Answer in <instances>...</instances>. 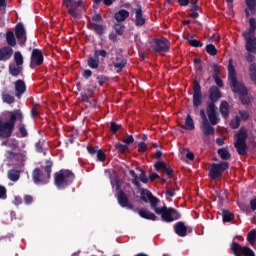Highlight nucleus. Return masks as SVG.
I'll return each instance as SVG.
<instances>
[{
    "label": "nucleus",
    "mask_w": 256,
    "mask_h": 256,
    "mask_svg": "<svg viewBox=\"0 0 256 256\" xmlns=\"http://www.w3.org/2000/svg\"><path fill=\"white\" fill-rule=\"evenodd\" d=\"M228 83L231 91L238 93L242 105H249L251 103V99L247 97L249 94L247 87L237 79V71L235 66H233L232 59L229 60L228 64Z\"/></svg>",
    "instance_id": "f257e3e1"
},
{
    "label": "nucleus",
    "mask_w": 256,
    "mask_h": 256,
    "mask_svg": "<svg viewBox=\"0 0 256 256\" xmlns=\"http://www.w3.org/2000/svg\"><path fill=\"white\" fill-rule=\"evenodd\" d=\"M8 115V121H3V117H0V139H9L13 135V131H15V123L17 121L21 123L24 119L21 109L8 111Z\"/></svg>",
    "instance_id": "f03ea898"
},
{
    "label": "nucleus",
    "mask_w": 256,
    "mask_h": 256,
    "mask_svg": "<svg viewBox=\"0 0 256 256\" xmlns=\"http://www.w3.org/2000/svg\"><path fill=\"white\" fill-rule=\"evenodd\" d=\"M46 165L41 168L44 169L45 173L41 171V168H35L32 172V180L35 185H47L49 179H51V173H53V161L46 160Z\"/></svg>",
    "instance_id": "7ed1b4c3"
},
{
    "label": "nucleus",
    "mask_w": 256,
    "mask_h": 256,
    "mask_svg": "<svg viewBox=\"0 0 256 256\" xmlns=\"http://www.w3.org/2000/svg\"><path fill=\"white\" fill-rule=\"evenodd\" d=\"M74 180L75 174L70 170L62 169L54 173V185H56L58 189H66V187H69Z\"/></svg>",
    "instance_id": "20e7f679"
},
{
    "label": "nucleus",
    "mask_w": 256,
    "mask_h": 256,
    "mask_svg": "<svg viewBox=\"0 0 256 256\" xmlns=\"http://www.w3.org/2000/svg\"><path fill=\"white\" fill-rule=\"evenodd\" d=\"M6 43L9 46H4L0 48V61L7 63L13 57V48L17 45V39L15 38V33L9 31L6 34Z\"/></svg>",
    "instance_id": "39448f33"
},
{
    "label": "nucleus",
    "mask_w": 256,
    "mask_h": 256,
    "mask_svg": "<svg viewBox=\"0 0 256 256\" xmlns=\"http://www.w3.org/2000/svg\"><path fill=\"white\" fill-rule=\"evenodd\" d=\"M62 4L68 9V15L73 17V19H79L82 11H85L83 0H63Z\"/></svg>",
    "instance_id": "423d86ee"
},
{
    "label": "nucleus",
    "mask_w": 256,
    "mask_h": 256,
    "mask_svg": "<svg viewBox=\"0 0 256 256\" xmlns=\"http://www.w3.org/2000/svg\"><path fill=\"white\" fill-rule=\"evenodd\" d=\"M249 134L247 133V128L241 127L236 134V142L234 143L237 149L238 155L245 157L247 155V138Z\"/></svg>",
    "instance_id": "0eeeda50"
},
{
    "label": "nucleus",
    "mask_w": 256,
    "mask_h": 256,
    "mask_svg": "<svg viewBox=\"0 0 256 256\" xmlns=\"http://www.w3.org/2000/svg\"><path fill=\"white\" fill-rule=\"evenodd\" d=\"M156 215H161V219L164 223H173V221L181 219V213H179V211L167 206H162L159 210H156Z\"/></svg>",
    "instance_id": "6e6552de"
},
{
    "label": "nucleus",
    "mask_w": 256,
    "mask_h": 256,
    "mask_svg": "<svg viewBox=\"0 0 256 256\" xmlns=\"http://www.w3.org/2000/svg\"><path fill=\"white\" fill-rule=\"evenodd\" d=\"M23 54L20 51L14 53V63L9 64L8 71L12 77H19L23 73Z\"/></svg>",
    "instance_id": "1a4fd4ad"
},
{
    "label": "nucleus",
    "mask_w": 256,
    "mask_h": 256,
    "mask_svg": "<svg viewBox=\"0 0 256 256\" xmlns=\"http://www.w3.org/2000/svg\"><path fill=\"white\" fill-rule=\"evenodd\" d=\"M151 49L153 53H169L171 42L165 37L154 38L151 41Z\"/></svg>",
    "instance_id": "9d476101"
},
{
    "label": "nucleus",
    "mask_w": 256,
    "mask_h": 256,
    "mask_svg": "<svg viewBox=\"0 0 256 256\" xmlns=\"http://www.w3.org/2000/svg\"><path fill=\"white\" fill-rule=\"evenodd\" d=\"M107 59V50L105 49H94V56H89L87 65L90 69H99L101 60Z\"/></svg>",
    "instance_id": "9b49d317"
},
{
    "label": "nucleus",
    "mask_w": 256,
    "mask_h": 256,
    "mask_svg": "<svg viewBox=\"0 0 256 256\" xmlns=\"http://www.w3.org/2000/svg\"><path fill=\"white\" fill-rule=\"evenodd\" d=\"M229 169V162L220 161L219 163H212L209 170V177L212 179H221L223 173Z\"/></svg>",
    "instance_id": "f8f14e48"
},
{
    "label": "nucleus",
    "mask_w": 256,
    "mask_h": 256,
    "mask_svg": "<svg viewBox=\"0 0 256 256\" xmlns=\"http://www.w3.org/2000/svg\"><path fill=\"white\" fill-rule=\"evenodd\" d=\"M5 158L12 163L15 167H25V156L21 152H15L13 150L5 151Z\"/></svg>",
    "instance_id": "ddd939ff"
},
{
    "label": "nucleus",
    "mask_w": 256,
    "mask_h": 256,
    "mask_svg": "<svg viewBox=\"0 0 256 256\" xmlns=\"http://www.w3.org/2000/svg\"><path fill=\"white\" fill-rule=\"evenodd\" d=\"M140 194V201H143L144 203L150 202V207L155 213L161 209V207H157V205H159V198L154 196L151 191L142 189Z\"/></svg>",
    "instance_id": "4468645a"
},
{
    "label": "nucleus",
    "mask_w": 256,
    "mask_h": 256,
    "mask_svg": "<svg viewBox=\"0 0 256 256\" xmlns=\"http://www.w3.org/2000/svg\"><path fill=\"white\" fill-rule=\"evenodd\" d=\"M117 191V201L120 207L129 209L130 211H134L135 207L129 202L127 194H125V192L121 190V186H119V184L117 185Z\"/></svg>",
    "instance_id": "2eb2a0df"
},
{
    "label": "nucleus",
    "mask_w": 256,
    "mask_h": 256,
    "mask_svg": "<svg viewBox=\"0 0 256 256\" xmlns=\"http://www.w3.org/2000/svg\"><path fill=\"white\" fill-rule=\"evenodd\" d=\"M243 37L246 41V51H248V53H256V37L253 36V32L251 30H246L243 32Z\"/></svg>",
    "instance_id": "dca6fc26"
},
{
    "label": "nucleus",
    "mask_w": 256,
    "mask_h": 256,
    "mask_svg": "<svg viewBox=\"0 0 256 256\" xmlns=\"http://www.w3.org/2000/svg\"><path fill=\"white\" fill-rule=\"evenodd\" d=\"M15 35L20 47H25V43H27V31L23 23L19 22L16 24Z\"/></svg>",
    "instance_id": "f3484780"
},
{
    "label": "nucleus",
    "mask_w": 256,
    "mask_h": 256,
    "mask_svg": "<svg viewBox=\"0 0 256 256\" xmlns=\"http://www.w3.org/2000/svg\"><path fill=\"white\" fill-rule=\"evenodd\" d=\"M203 103V93L198 80L193 81V107H200Z\"/></svg>",
    "instance_id": "a211bd4d"
},
{
    "label": "nucleus",
    "mask_w": 256,
    "mask_h": 256,
    "mask_svg": "<svg viewBox=\"0 0 256 256\" xmlns=\"http://www.w3.org/2000/svg\"><path fill=\"white\" fill-rule=\"evenodd\" d=\"M45 58L43 57V51L39 49H33L30 58V69H35V67H40L43 65Z\"/></svg>",
    "instance_id": "6ab92c4d"
},
{
    "label": "nucleus",
    "mask_w": 256,
    "mask_h": 256,
    "mask_svg": "<svg viewBox=\"0 0 256 256\" xmlns=\"http://www.w3.org/2000/svg\"><path fill=\"white\" fill-rule=\"evenodd\" d=\"M133 13H135V20H134L135 26L143 27V25L147 23L145 16H143V7L137 4L136 8L133 9Z\"/></svg>",
    "instance_id": "aec40b11"
},
{
    "label": "nucleus",
    "mask_w": 256,
    "mask_h": 256,
    "mask_svg": "<svg viewBox=\"0 0 256 256\" xmlns=\"http://www.w3.org/2000/svg\"><path fill=\"white\" fill-rule=\"evenodd\" d=\"M206 113L211 125H217V123H219V120L217 119V106L215 104L208 102Z\"/></svg>",
    "instance_id": "412c9836"
},
{
    "label": "nucleus",
    "mask_w": 256,
    "mask_h": 256,
    "mask_svg": "<svg viewBox=\"0 0 256 256\" xmlns=\"http://www.w3.org/2000/svg\"><path fill=\"white\" fill-rule=\"evenodd\" d=\"M191 228L185 226V222L179 221L174 225V232L178 237H187V233H191Z\"/></svg>",
    "instance_id": "4be33fe9"
},
{
    "label": "nucleus",
    "mask_w": 256,
    "mask_h": 256,
    "mask_svg": "<svg viewBox=\"0 0 256 256\" xmlns=\"http://www.w3.org/2000/svg\"><path fill=\"white\" fill-rule=\"evenodd\" d=\"M208 93L210 100L209 103H213L214 105L217 103V101H219V99H221V97H223L221 90L217 86H211Z\"/></svg>",
    "instance_id": "5701e85b"
},
{
    "label": "nucleus",
    "mask_w": 256,
    "mask_h": 256,
    "mask_svg": "<svg viewBox=\"0 0 256 256\" xmlns=\"http://www.w3.org/2000/svg\"><path fill=\"white\" fill-rule=\"evenodd\" d=\"M14 89L16 91L15 96L18 99H21V96L27 91V85L25 84V81L19 79L14 83Z\"/></svg>",
    "instance_id": "b1692460"
},
{
    "label": "nucleus",
    "mask_w": 256,
    "mask_h": 256,
    "mask_svg": "<svg viewBox=\"0 0 256 256\" xmlns=\"http://www.w3.org/2000/svg\"><path fill=\"white\" fill-rule=\"evenodd\" d=\"M88 29H90V31H94V33H96V35H99V37H101V35H103V33H105V30L107 29V27L103 24H97L95 22H90V23H88Z\"/></svg>",
    "instance_id": "393cba45"
},
{
    "label": "nucleus",
    "mask_w": 256,
    "mask_h": 256,
    "mask_svg": "<svg viewBox=\"0 0 256 256\" xmlns=\"http://www.w3.org/2000/svg\"><path fill=\"white\" fill-rule=\"evenodd\" d=\"M138 215L142 219H147L148 221H157V216L153 212H151L147 209H140L138 211Z\"/></svg>",
    "instance_id": "a878e982"
},
{
    "label": "nucleus",
    "mask_w": 256,
    "mask_h": 256,
    "mask_svg": "<svg viewBox=\"0 0 256 256\" xmlns=\"http://www.w3.org/2000/svg\"><path fill=\"white\" fill-rule=\"evenodd\" d=\"M7 177L9 181H12L13 183H17L21 179V170H17L15 168L10 169L7 173Z\"/></svg>",
    "instance_id": "bb28decb"
},
{
    "label": "nucleus",
    "mask_w": 256,
    "mask_h": 256,
    "mask_svg": "<svg viewBox=\"0 0 256 256\" xmlns=\"http://www.w3.org/2000/svg\"><path fill=\"white\" fill-rule=\"evenodd\" d=\"M129 17V12L126 9H120L118 12L114 14V19L118 23H123L125 19H128Z\"/></svg>",
    "instance_id": "cd10ccee"
},
{
    "label": "nucleus",
    "mask_w": 256,
    "mask_h": 256,
    "mask_svg": "<svg viewBox=\"0 0 256 256\" xmlns=\"http://www.w3.org/2000/svg\"><path fill=\"white\" fill-rule=\"evenodd\" d=\"M218 156L222 161H229L231 159V152L228 147H222L217 150Z\"/></svg>",
    "instance_id": "c85d7f7f"
},
{
    "label": "nucleus",
    "mask_w": 256,
    "mask_h": 256,
    "mask_svg": "<svg viewBox=\"0 0 256 256\" xmlns=\"http://www.w3.org/2000/svg\"><path fill=\"white\" fill-rule=\"evenodd\" d=\"M245 250V246H242L241 244L237 242H233L231 244V251L234 256H243V251Z\"/></svg>",
    "instance_id": "c756f323"
},
{
    "label": "nucleus",
    "mask_w": 256,
    "mask_h": 256,
    "mask_svg": "<svg viewBox=\"0 0 256 256\" xmlns=\"http://www.w3.org/2000/svg\"><path fill=\"white\" fill-rule=\"evenodd\" d=\"M201 129L203 135H205L206 137H209V135H215V128L211 126L209 122L202 123Z\"/></svg>",
    "instance_id": "7c9ffc66"
},
{
    "label": "nucleus",
    "mask_w": 256,
    "mask_h": 256,
    "mask_svg": "<svg viewBox=\"0 0 256 256\" xmlns=\"http://www.w3.org/2000/svg\"><path fill=\"white\" fill-rule=\"evenodd\" d=\"M182 129H186V131H193L195 129V121L191 117V114H187L185 118V125H181Z\"/></svg>",
    "instance_id": "2f4dec72"
},
{
    "label": "nucleus",
    "mask_w": 256,
    "mask_h": 256,
    "mask_svg": "<svg viewBox=\"0 0 256 256\" xmlns=\"http://www.w3.org/2000/svg\"><path fill=\"white\" fill-rule=\"evenodd\" d=\"M220 113L223 117V119H229V102L223 100L220 103Z\"/></svg>",
    "instance_id": "473e14b6"
},
{
    "label": "nucleus",
    "mask_w": 256,
    "mask_h": 256,
    "mask_svg": "<svg viewBox=\"0 0 256 256\" xmlns=\"http://www.w3.org/2000/svg\"><path fill=\"white\" fill-rule=\"evenodd\" d=\"M116 61L113 66L116 68V73H121L127 67V61L121 59L120 57H116Z\"/></svg>",
    "instance_id": "72a5a7b5"
},
{
    "label": "nucleus",
    "mask_w": 256,
    "mask_h": 256,
    "mask_svg": "<svg viewBox=\"0 0 256 256\" xmlns=\"http://www.w3.org/2000/svg\"><path fill=\"white\" fill-rule=\"evenodd\" d=\"M2 101L3 103H7V105H13L15 103V96L9 94L8 91L2 92Z\"/></svg>",
    "instance_id": "f704fd0d"
},
{
    "label": "nucleus",
    "mask_w": 256,
    "mask_h": 256,
    "mask_svg": "<svg viewBox=\"0 0 256 256\" xmlns=\"http://www.w3.org/2000/svg\"><path fill=\"white\" fill-rule=\"evenodd\" d=\"M222 219L224 223H231L235 219V214L231 213L229 210L224 209L222 211Z\"/></svg>",
    "instance_id": "c9c22d12"
},
{
    "label": "nucleus",
    "mask_w": 256,
    "mask_h": 256,
    "mask_svg": "<svg viewBox=\"0 0 256 256\" xmlns=\"http://www.w3.org/2000/svg\"><path fill=\"white\" fill-rule=\"evenodd\" d=\"M115 151L122 153L123 155L129 153V146L126 144L116 143L114 145Z\"/></svg>",
    "instance_id": "e433bc0d"
},
{
    "label": "nucleus",
    "mask_w": 256,
    "mask_h": 256,
    "mask_svg": "<svg viewBox=\"0 0 256 256\" xmlns=\"http://www.w3.org/2000/svg\"><path fill=\"white\" fill-rule=\"evenodd\" d=\"M247 241L250 243L252 247H255V242H256V230L252 229L248 234H247Z\"/></svg>",
    "instance_id": "4c0bfd02"
},
{
    "label": "nucleus",
    "mask_w": 256,
    "mask_h": 256,
    "mask_svg": "<svg viewBox=\"0 0 256 256\" xmlns=\"http://www.w3.org/2000/svg\"><path fill=\"white\" fill-rule=\"evenodd\" d=\"M39 111H41V106L39 104H34L30 111L32 119H37V117H39Z\"/></svg>",
    "instance_id": "58836bf2"
},
{
    "label": "nucleus",
    "mask_w": 256,
    "mask_h": 256,
    "mask_svg": "<svg viewBox=\"0 0 256 256\" xmlns=\"http://www.w3.org/2000/svg\"><path fill=\"white\" fill-rule=\"evenodd\" d=\"M249 77L251 81H256V63L249 65Z\"/></svg>",
    "instance_id": "ea45409f"
},
{
    "label": "nucleus",
    "mask_w": 256,
    "mask_h": 256,
    "mask_svg": "<svg viewBox=\"0 0 256 256\" xmlns=\"http://www.w3.org/2000/svg\"><path fill=\"white\" fill-rule=\"evenodd\" d=\"M240 125H241V118H239V116H235L230 122L231 129H239Z\"/></svg>",
    "instance_id": "a19ab883"
},
{
    "label": "nucleus",
    "mask_w": 256,
    "mask_h": 256,
    "mask_svg": "<svg viewBox=\"0 0 256 256\" xmlns=\"http://www.w3.org/2000/svg\"><path fill=\"white\" fill-rule=\"evenodd\" d=\"M18 131H19L21 137H23V138H25V137H27V135H29V133L27 132V128H26L25 124L23 123V121L19 123Z\"/></svg>",
    "instance_id": "79ce46f5"
},
{
    "label": "nucleus",
    "mask_w": 256,
    "mask_h": 256,
    "mask_svg": "<svg viewBox=\"0 0 256 256\" xmlns=\"http://www.w3.org/2000/svg\"><path fill=\"white\" fill-rule=\"evenodd\" d=\"M113 29L116 31V35H123L125 33V25L123 24H114Z\"/></svg>",
    "instance_id": "37998d69"
},
{
    "label": "nucleus",
    "mask_w": 256,
    "mask_h": 256,
    "mask_svg": "<svg viewBox=\"0 0 256 256\" xmlns=\"http://www.w3.org/2000/svg\"><path fill=\"white\" fill-rule=\"evenodd\" d=\"M8 147L12 149L11 151H15L19 147V140L11 138L8 142Z\"/></svg>",
    "instance_id": "c03bdc74"
},
{
    "label": "nucleus",
    "mask_w": 256,
    "mask_h": 256,
    "mask_svg": "<svg viewBox=\"0 0 256 256\" xmlns=\"http://www.w3.org/2000/svg\"><path fill=\"white\" fill-rule=\"evenodd\" d=\"M206 52L208 55H212L214 57V55H217V48L213 44H208L206 46Z\"/></svg>",
    "instance_id": "a18cd8bd"
},
{
    "label": "nucleus",
    "mask_w": 256,
    "mask_h": 256,
    "mask_svg": "<svg viewBox=\"0 0 256 256\" xmlns=\"http://www.w3.org/2000/svg\"><path fill=\"white\" fill-rule=\"evenodd\" d=\"M97 161H100V163H104L107 159V154L103 152V150L99 149L96 153Z\"/></svg>",
    "instance_id": "49530a36"
},
{
    "label": "nucleus",
    "mask_w": 256,
    "mask_h": 256,
    "mask_svg": "<svg viewBox=\"0 0 256 256\" xmlns=\"http://www.w3.org/2000/svg\"><path fill=\"white\" fill-rule=\"evenodd\" d=\"M123 126L120 124H117L116 122H110V131L115 135L117 131H119Z\"/></svg>",
    "instance_id": "de8ad7c7"
},
{
    "label": "nucleus",
    "mask_w": 256,
    "mask_h": 256,
    "mask_svg": "<svg viewBox=\"0 0 256 256\" xmlns=\"http://www.w3.org/2000/svg\"><path fill=\"white\" fill-rule=\"evenodd\" d=\"M96 79H97L98 85L100 87H103V85H105V83H107V81H109V77H107L105 75H98Z\"/></svg>",
    "instance_id": "09e8293b"
},
{
    "label": "nucleus",
    "mask_w": 256,
    "mask_h": 256,
    "mask_svg": "<svg viewBox=\"0 0 256 256\" xmlns=\"http://www.w3.org/2000/svg\"><path fill=\"white\" fill-rule=\"evenodd\" d=\"M115 0H93L94 5H101L103 3L104 5H107V7H111L113 5Z\"/></svg>",
    "instance_id": "8fccbe9b"
},
{
    "label": "nucleus",
    "mask_w": 256,
    "mask_h": 256,
    "mask_svg": "<svg viewBox=\"0 0 256 256\" xmlns=\"http://www.w3.org/2000/svg\"><path fill=\"white\" fill-rule=\"evenodd\" d=\"M187 41L191 47H203V42H201L200 40L188 39Z\"/></svg>",
    "instance_id": "3c124183"
},
{
    "label": "nucleus",
    "mask_w": 256,
    "mask_h": 256,
    "mask_svg": "<svg viewBox=\"0 0 256 256\" xmlns=\"http://www.w3.org/2000/svg\"><path fill=\"white\" fill-rule=\"evenodd\" d=\"M213 76L212 77H219L221 75V70L219 69V64L213 63L212 64Z\"/></svg>",
    "instance_id": "603ef678"
},
{
    "label": "nucleus",
    "mask_w": 256,
    "mask_h": 256,
    "mask_svg": "<svg viewBox=\"0 0 256 256\" xmlns=\"http://www.w3.org/2000/svg\"><path fill=\"white\" fill-rule=\"evenodd\" d=\"M240 119L242 121H248L249 120V112L247 110H239Z\"/></svg>",
    "instance_id": "864d4df0"
},
{
    "label": "nucleus",
    "mask_w": 256,
    "mask_h": 256,
    "mask_svg": "<svg viewBox=\"0 0 256 256\" xmlns=\"http://www.w3.org/2000/svg\"><path fill=\"white\" fill-rule=\"evenodd\" d=\"M245 3L250 11H254L256 7V0H245Z\"/></svg>",
    "instance_id": "5fc2aeb1"
},
{
    "label": "nucleus",
    "mask_w": 256,
    "mask_h": 256,
    "mask_svg": "<svg viewBox=\"0 0 256 256\" xmlns=\"http://www.w3.org/2000/svg\"><path fill=\"white\" fill-rule=\"evenodd\" d=\"M166 167H167V163L165 162L158 161L154 164V168L156 169V171H159L161 169L165 170Z\"/></svg>",
    "instance_id": "6e6d98bb"
},
{
    "label": "nucleus",
    "mask_w": 256,
    "mask_h": 256,
    "mask_svg": "<svg viewBox=\"0 0 256 256\" xmlns=\"http://www.w3.org/2000/svg\"><path fill=\"white\" fill-rule=\"evenodd\" d=\"M145 151H147V144L142 141L138 143V152L139 153H145Z\"/></svg>",
    "instance_id": "4d7b16f0"
},
{
    "label": "nucleus",
    "mask_w": 256,
    "mask_h": 256,
    "mask_svg": "<svg viewBox=\"0 0 256 256\" xmlns=\"http://www.w3.org/2000/svg\"><path fill=\"white\" fill-rule=\"evenodd\" d=\"M87 151L90 155H97V151H99V147H93L91 145L87 146Z\"/></svg>",
    "instance_id": "13d9d810"
},
{
    "label": "nucleus",
    "mask_w": 256,
    "mask_h": 256,
    "mask_svg": "<svg viewBox=\"0 0 256 256\" xmlns=\"http://www.w3.org/2000/svg\"><path fill=\"white\" fill-rule=\"evenodd\" d=\"M242 255L243 256H255V252L249 247H244V251H243Z\"/></svg>",
    "instance_id": "bf43d9fd"
},
{
    "label": "nucleus",
    "mask_w": 256,
    "mask_h": 256,
    "mask_svg": "<svg viewBox=\"0 0 256 256\" xmlns=\"http://www.w3.org/2000/svg\"><path fill=\"white\" fill-rule=\"evenodd\" d=\"M251 53H253V52H248L245 57L247 63H250V65H252V63H255V62H253V61H255V56Z\"/></svg>",
    "instance_id": "052dcab7"
},
{
    "label": "nucleus",
    "mask_w": 256,
    "mask_h": 256,
    "mask_svg": "<svg viewBox=\"0 0 256 256\" xmlns=\"http://www.w3.org/2000/svg\"><path fill=\"white\" fill-rule=\"evenodd\" d=\"M249 25H250L249 31H252V35H253V33H255V29H256V21L254 18L249 19Z\"/></svg>",
    "instance_id": "680f3d73"
},
{
    "label": "nucleus",
    "mask_w": 256,
    "mask_h": 256,
    "mask_svg": "<svg viewBox=\"0 0 256 256\" xmlns=\"http://www.w3.org/2000/svg\"><path fill=\"white\" fill-rule=\"evenodd\" d=\"M164 171H165V173H166V175H167V177H168L169 179H171V177H173L174 171H173V169L171 168V166L166 165V167L164 168Z\"/></svg>",
    "instance_id": "e2e57ef3"
},
{
    "label": "nucleus",
    "mask_w": 256,
    "mask_h": 256,
    "mask_svg": "<svg viewBox=\"0 0 256 256\" xmlns=\"http://www.w3.org/2000/svg\"><path fill=\"white\" fill-rule=\"evenodd\" d=\"M92 75H93V72L90 70V69H86V70H84V72H83V74H82V76L84 77V79H91V77H92Z\"/></svg>",
    "instance_id": "0e129e2a"
},
{
    "label": "nucleus",
    "mask_w": 256,
    "mask_h": 256,
    "mask_svg": "<svg viewBox=\"0 0 256 256\" xmlns=\"http://www.w3.org/2000/svg\"><path fill=\"white\" fill-rule=\"evenodd\" d=\"M191 11H199V5H197V0H192L190 5Z\"/></svg>",
    "instance_id": "69168bd1"
},
{
    "label": "nucleus",
    "mask_w": 256,
    "mask_h": 256,
    "mask_svg": "<svg viewBox=\"0 0 256 256\" xmlns=\"http://www.w3.org/2000/svg\"><path fill=\"white\" fill-rule=\"evenodd\" d=\"M214 79V83L217 85L216 87H223V80L221 79V77L216 76L213 77Z\"/></svg>",
    "instance_id": "338daca9"
},
{
    "label": "nucleus",
    "mask_w": 256,
    "mask_h": 256,
    "mask_svg": "<svg viewBox=\"0 0 256 256\" xmlns=\"http://www.w3.org/2000/svg\"><path fill=\"white\" fill-rule=\"evenodd\" d=\"M250 209L252 211H256V197L252 200H250Z\"/></svg>",
    "instance_id": "774afa93"
}]
</instances>
